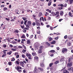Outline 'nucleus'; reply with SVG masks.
<instances>
[{
    "label": "nucleus",
    "instance_id": "47",
    "mask_svg": "<svg viewBox=\"0 0 73 73\" xmlns=\"http://www.w3.org/2000/svg\"><path fill=\"white\" fill-rule=\"evenodd\" d=\"M33 35H32L30 37V38H33Z\"/></svg>",
    "mask_w": 73,
    "mask_h": 73
},
{
    "label": "nucleus",
    "instance_id": "18",
    "mask_svg": "<svg viewBox=\"0 0 73 73\" xmlns=\"http://www.w3.org/2000/svg\"><path fill=\"white\" fill-rule=\"evenodd\" d=\"M12 53V51H10V52H8L7 53V54H11V53Z\"/></svg>",
    "mask_w": 73,
    "mask_h": 73
},
{
    "label": "nucleus",
    "instance_id": "61",
    "mask_svg": "<svg viewBox=\"0 0 73 73\" xmlns=\"http://www.w3.org/2000/svg\"><path fill=\"white\" fill-rule=\"evenodd\" d=\"M16 17H16L14 16V18H13L14 19V20H16Z\"/></svg>",
    "mask_w": 73,
    "mask_h": 73
},
{
    "label": "nucleus",
    "instance_id": "35",
    "mask_svg": "<svg viewBox=\"0 0 73 73\" xmlns=\"http://www.w3.org/2000/svg\"><path fill=\"white\" fill-rule=\"evenodd\" d=\"M22 19H23V20L24 21H25V20H26L27 19V18L25 17H22Z\"/></svg>",
    "mask_w": 73,
    "mask_h": 73
},
{
    "label": "nucleus",
    "instance_id": "51",
    "mask_svg": "<svg viewBox=\"0 0 73 73\" xmlns=\"http://www.w3.org/2000/svg\"><path fill=\"white\" fill-rule=\"evenodd\" d=\"M18 52H16L15 53V56H17V55H18Z\"/></svg>",
    "mask_w": 73,
    "mask_h": 73
},
{
    "label": "nucleus",
    "instance_id": "27",
    "mask_svg": "<svg viewBox=\"0 0 73 73\" xmlns=\"http://www.w3.org/2000/svg\"><path fill=\"white\" fill-rule=\"evenodd\" d=\"M14 32H15V33H19V31L18 30H15L14 31Z\"/></svg>",
    "mask_w": 73,
    "mask_h": 73
},
{
    "label": "nucleus",
    "instance_id": "45",
    "mask_svg": "<svg viewBox=\"0 0 73 73\" xmlns=\"http://www.w3.org/2000/svg\"><path fill=\"white\" fill-rule=\"evenodd\" d=\"M53 63H51L50 65H49V66L50 67H51V66H52V65H53Z\"/></svg>",
    "mask_w": 73,
    "mask_h": 73
},
{
    "label": "nucleus",
    "instance_id": "64",
    "mask_svg": "<svg viewBox=\"0 0 73 73\" xmlns=\"http://www.w3.org/2000/svg\"><path fill=\"white\" fill-rule=\"evenodd\" d=\"M37 34H40V31H39L38 32H37Z\"/></svg>",
    "mask_w": 73,
    "mask_h": 73
},
{
    "label": "nucleus",
    "instance_id": "1",
    "mask_svg": "<svg viewBox=\"0 0 73 73\" xmlns=\"http://www.w3.org/2000/svg\"><path fill=\"white\" fill-rule=\"evenodd\" d=\"M56 15H57L55 17L56 18H57V17H60V13L58 11H57L55 12Z\"/></svg>",
    "mask_w": 73,
    "mask_h": 73
},
{
    "label": "nucleus",
    "instance_id": "54",
    "mask_svg": "<svg viewBox=\"0 0 73 73\" xmlns=\"http://www.w3.org/2000/svg\"><path fill=\"white\" fill-rule=\"evenodd\" d=\"M11 50L13 51H16V49H14L13 48H12Z\"/></svg>",
    "mask_w": 73,
    "mask_h": 73
},
{
    "label": "nucleus",
    "instance_id": "11",
    "mask_svg": "<svg viewBox=\"0 0 73 73\" xmlns=\"http://www.w3.org/2000/svg\"><path fill=\"white\" fill-rule=\"evenodd\" d=\"M68 15L70 16V17H72V14L71 13V12H69L68 13Z\"/></svg>",
    "mask_w": 73,
    "mask_h": 73
},
{
    "label": "nucleus",
    "instance_id": "7",
    "mask_svg": "<svg viewBox=\"0 0 73 73\" xmlns=\"http://www.w3.org/2000/svg\"><path fill=\"white\" fill-rule=\"evenodd\" d=\"M65 59V58L63 57L62 56L61 59L60 60V61H64V60Z\"/></svg>",
    "mask_w": 73,
    "mask_h": 73
},
{
    "label": "nucleus",
    "instance_id": "36",
    "mask_svg": "<svg viewBox=\"0 0 73 73\" xmlns=\"http://www.w3.org/2000/svg\"><path fill=\"white\" fill-rule=\"evenodd\" d=\"M50 52H51L52 53H54V52H55V50H52L50 51Z\"/></svg>",
    "mask_w": 73,
    "mask_h": 73
},
{
    "label": "nucleus",
    "instance_id": "20",
    "mask_svg": "<svg viewBox=\"0 0 73 73\" xmlns=\"http://www.w3.org/2000/svg\"><path fill=\"white\" fill-rule=\"evenodd\" d=\"M32 54L33 56H36V52H33L32 53Z\"/></svg>",
    "mask_w": 73,
    "mask_h": 73
},
{
    "label": "nucleus",
    "instance_id": "30",
    "mask_svg": "<svg viewBox=\"0 0 73 73\" xmlns=\"http://www.w3.org/2000/svg\"><path fill=\"white\" fill-rule=\"evenodd\" d=\"M27 66L28 67V68H30L31 66V65L30 64H28L27 65Z\"/></svg>",
    "mask_w": 73,
    "mask_h": 73
},
{
    "label": "nucleus",
    "instance_id": "48",
    "mask_svg": "<svg viewBox=\"0 0 73 73\" xmlns=\"http://www.w3.org/2000/svg\"><path fill=\"white\" fill-rule=\"evenodd\" d=\"M7 55L5 54H3V55L2 56V57H5V56H6Z\"/></svg>",
    "mask_w": 73,
    "mask_h": 73
},
{
    "label": "nucleus",
    "instance_id": "9",
    "mask_svg": "<svg viewBox=\"0 0 73 73\" xmlns=\"http://www.w3.org/2000/svg\"><path fill=\"white\" fill-rule=\"evenodd\" d=\"M72 69H73V67H70L69 68H68V70L69 71H71V70H72Z\"/></svg>",
    "mask_w": 73,
    "mask_h": 73
},
{
    "label": "nucleus",
    "instance_id": "50",
    "mask_svg": "<svg viewBox=\"0 0 73 73\" xmlns=\"http://www.w3.org/2000/svg\"><path fill=\"white\" fill-rule=\"evenodd\" d=\"M58 39V37H57L56 38H55L54 39L55 40H57Z\"/></svg>",
    "mask_w": 73,
    "mask_h": 73
},
{
    "label": "nucleus",
    "instance_id": "10",
    "mask_svg": "<svg viewBox=\"0 0 73 73\" xmlns=\"http://www.w3.org/2000/svg\"><path fill=\"white\" fill-rule=\"evenodd\" d=\"M63 73H69V72L66 70H63Z\"/></svg>",
    "mask_w": 73,
    "mask_h": 73
},
{
    "label": "nucleus",
    "instance_id": "34",
    "mask_svg": "<svg viewBox=\"0 0 73 73\" xmlns=\"http://www.w3.org/2000/svg\"><path fill=\"white\" fill-rule=\"evenodd\" d=\"M7 7H4L3 8V11H7Z\"/></svg>",
    "mask_w": 73,
    "mask_h": 73
},
{
    "label": "nucleus",
    "instance_id": "43",
    "mask_svg": "<svg viewBox=\"0 0 73 73\" xmlns=\"http://www.w3.org/2000/svg\"><path fill=\"white\" fill-rule=\"evenodd\" d=\"M9 65H12V62H9Z\"/></svg>",
    "mask_w": 73,
    "mask_h": 73
},
{
    "label": "nucleus",
    "instance_id": "63",
    "mask_svg": "<svg viewBox=\"0 0 73 73\" xmlns=\"http://www.w3.org/2000/svg\"><path fill=\"white\" fill-rule=\"evenodd\" d=\"M60 5L62 7H64V5L62 4H60Z\"/></svg>",
    "mask_w": 73,
    "mask_h": 73
},
{
    "label": "nucleus",
    "instance_id": "5",
    "mask_svg": "<svg viewBox=\"0 0 73 73\" xmlns=\"http://www.w3.org/2000/svg\"><path fill=\"white\" fill-rule=\"evenodd\" d=\"M20 64L22 66V67H24V62L22 61H21L20 62Z\"/></svg>",
    "mask_w": 73,
    "mask_h": 73
},
{
    "label": "nucleus",
    "instance_id": "53",
    "mask_svg": "<svg viewBox=\"0 0 73 73\" xmlns=\"http://www.w3.org/2000/svg\"><path fill=\"white\" fill-rule=\"evenodd\" d=\"M28 58H29V59L30 60L32 59V58H31V55L30 56H29Z\"/></svg>",
    "mask_w": 73,
    "mask_h": 73
},
{
    "label": "nucleus",
    "instance_id": "8",
    "mask_svg": "<svg viewBox=\"0 0 73 73\" xmlns=\"http://www.w3.org/2000/svg\"><path fill=\"white\" fill-rule=\"evenodd\" d=\"M27 25H28L29 26H31V21H29L27 22Z\"/></svg>",
    "mask_w": 73,
    "mask_h": 73
},
{
    "label": "nucleus",
    "instance_id": "52",
    "mask_svg": "<svg viewBox=\"0 0 73 73\" xmlns=\"http://www.w3.org/2000/svg\"><path fill=\"white\" fill-rule=\"evenodd\" d=\"M67 35H66L64 36V38L65 39H66L67 38Z\"/></svg>",
    "mask_w": 73,
    "mask_h": 73
},
{
    "label": "nucleus",
    "instance_id": "44",
    "mask_svg": "<svg viewBox=\"0 0 73 73\" xmlns=\"http://www.w3.org/2000/svg\"><path fill=\"white\" fill-rule=\"evenodd\" d=\"M58 62H59L58 61H56V62H55V64H58Z\"/></svg>",
    "mask_w": 73,
    "mask_h": 73
},
{
    "label": "nucleus",
    "instance_id": "29",
    "mask_svg": "<svg viewBox=\"0 0 73 73\" xmlns=\"http://www.w3.org/2000/svg\"><path fill=\"white\" fill-rule=\"evenodd\" d=\"M43 48H44V47L42 46H41L40 47L39 49H40V50H42Z\"/></svg>",
    "mask_w": 73,
    "mask_h": 73
},
{
    "label": "nucleus",
    "instance_id": "55",
    "mask_svg": "<svg viewBox=\"0 0 73 73\" xmlns=\"http://www.w3.org/2000/svg\"><path fill=\"white\" fill-rule=\"evenodd\" d=\"M56 49H57V50H60V48L59 47H56Z\"/></svg>",
    "mask_w": 73,
    "mask_h": 73
},
{
    "label": "nucleus",
    "instance_id": "15",
    "mask_svg": "<svg viewBox=\"0 0 73 73\" xmlns=\"http://www.w3.org/2000/svg\"><path fill=\"white\" fill-rule=\"evenodd\" d=\"M51 43V44H56V41L55 40H54L52 41Z\"/></svg>",
    "mask_w": 73,
    "mask_h": 73
},
{
    "label": "nucleus",
    "instance_id": "22",
    "mask_svg": "<svg viewBox=\"0 0 73 73\" xmlns=\"http://www.w3.org/2000/svg\"><path fill=\"white\" fill-rule=\"evenodd\" d=\"M38 53H42V50L39 49L38 50Z\"/></svg>",
    "mask_w": 73,
    "mask_h": 73
},
{
    "label": "nucleus",
    "instance_id": "3",
    "mask_svg": "<svg viewBox=\"0 0 73 73\" xmlns=\"http://www.w3.org/2000/svg\"><path fill=\"white\" fill-rule=\"evenodd\" d=\"M38 70H37V67H35L34 69V73H36L37 72Z\"/></svg>",
    "mask_w": 73,
    "mask_h": 73
},
{
    "label": "nucleus",
    "instance_id": "60",
    "mask_svg": "<svg viewBox=\"0 0 73 73\" xmlns=\"http://www.w3.org/2000/svg\"><path fill=\"white\" fill-rule=\"evenodd\" d=\"M18 48H23V47L21 46H18Z\"/></svg>",
    "mask_w": 73,
    "mask_h": 73
},
{
    "label": "nucleus",
    "instance_id": "16",
    "mask_svg": "<svg viewBox=\"0 0 73 73\" xmlns=\"http://www.w3.org/2000/svg\"><path fill=\"white\" fill-rule=\"evenodd\" d=\"M63 14H64V12H63V11H61L60 13V16H62L63 15Z\"/></svg>",
    "mask_w": 73,
    "mask_h": 73
},
{
    "label": "nucleus",
    "instance_id": "46",
    "mask_svg": "<svg viewBox=\"0 0 73 73\" xmlns=\"http://www.w3.org/2000/svg\"><path fill=\"white\" fill-rule=\"evenodd\" d=\"M6 40L8 41V42H9L11 41L9 39V38H7V39H6Z\"/></svg>",
    "mask_w": 73,
    "mask_h": 73
},
{
    "label": "nucleus",
    "instance_id": "56",
    "mask_svg": "<svg viewBox=\"0 0 73 73\" xmlns=\"http://www.w3.org/2000/svg\"><path fill=\"white\" fill-rule=\"evenodd\" d=\"M6 20H7V21H9V20H10V19H9V18H6L5 19Z\"/></svg>",
    "mask_w": 73,
    "mask_h": 73
},
{
    "label": "nucleus",
    "instance_id": "37",
    "mask_svg": "<svg viewBox=\"0 0 73 73\" xmlns=\"http://www.w3.org/2000/svg\"><path fill=\"white\" fill-rule=\"evenodd\" d=\"M38 69H39V70H40V71H43L44 70H43V69H41V68H38Z\"/></svg>",
    "mask_w": 73,
    "mask_h": 73
},
{
    "label": "nucleus",
    "instance_id": "58",
    "mask_svg": "<svg viewBox=\"0 0 73 73\" xmlns=\"http://www.w3.org/2000/svg\"><path fill=\"white\" fill-rule=\"evenodd\" d=\"M3 47L4 48H6V47H7V46L5 44H4L3 45Z\"/></svg>",
    "mask_w": 73,
    "mask_h": 73
},
{
    "label": "nucleus",
    "instance_id": "13",
    "mask_svg": "<svg viewBox=\"0 0 73 73\" xmlns=\"http://www.w3.org/2000/svg\"><path fill=\"white\" fill-rule=\"evenodd\" d=\"M26 55L27 57H30L31 56V54L28 53H27L26 54Z\"/></svg>",
    "mask_w": 73,
    "mask_h": 73
},
{
    "label": "nucleus",
    "instance_id": "28",
    "mask_svg": "<svg viewBox=\"0 0 73 73\" xmlns=\"http://www.w3.org/2000/svg\"><path fill=\"white\" fill-rule=\"evenodd\" d=\"M42 15V13H40L39 14L38 16L39 17H41V16Z\"/></svg>",
    "mask_w": 73,
    "mask_h": 73
},
{
    "label": "nucleus",
    "instance_id": "23",
    "mask_svg": "<svg viewBox=\"0 0 73 73\" xmlns=\"http://www.w3.org/2000/svg\"><path fill=\"white\" fill-rule=\"evenodd\" d=\"M58 9H59V10H61V9H63V8L62 7H58Z\"/></svg>",
    "mask_w": 73,
    "mask_h": 73
},
{
    "label": "nucleus",
    "instance_id": "24",
    "mask_svg": "<svg viewBox=\"0 0 73 73\" xmlns=\"http://www.w3.org/2000/svg\"><path fill=\"white\" fill-rule=\"evenodd\" d=\"M48 39L49 41H52V40H53V38L51 37H50Z\"/></svg>",
    "mask_w": 73,
    "mask_h": 73
},
{
    "label": "nucleus",
    "instance_id": "4",
    "mask_svg": "<svg viewBox=\"0 0 73 73\" xmlns=\"http://www.w3.org/2000/svg\"><path fill=\"white\" fill-rule=\"evenodd\" d=\"M17 70L19 72H21V70H20V66H17Z\"/></svg>",
    "mask_w": 73,
    "mask_h": 73
},
{
    "label": "nucleus",
    "instance_id": "41",
    "mask_svg": "<svg viewBox=\"0 0 73 73\" xmlns=\"http://www.w3.org/2000/svg\"><path fill=\"white\" fill-rule=\"evenodd\" d=\"M38 57L37 56H35L34 57L35 59L38 60Z\"/></svg>",
    "mask_w": 73,
    "mask_h": 73
},
{
    "label": "nucleus",
    "instance_id": "38",
    "mask_svg": "<svg viewBox=\"0 0 73 73\" xmlns=\"http://www.w3.org/2000/svg\"><path fill=\"white\" fill-rule=\"evenodd\" d=\"M51 4H52V2H50V3H48V6H50V5H51Z\"/></svg>",
    "mask_w": 73,
    "mask_h": 73
},
{
    "label": "nucleus",
    "instance_id": "57",
    "mask_svg": "<svg viewBox=\"0 0 73 73\" xmlns=\"http://www.w3.org/2000/svg\"><path fill=\"white\" fill-rule=\"evenodd\" d=\"M46 44H47L48 45V46H50V43H49L48 42H46Z\"/></svg>",
    "mask_w": 73,
    "mask_h": 73
},
{
    "label": "nucleus",
    "instance_id": "6",
    "mask_svg": "<svg viewBox=\"0 0 73 73\" xmlns=\"http://www.w3.org/2000/svg\"><path fill=\"white\" fill-rule=\"evenodd\" d=\"M72 65V63H68L67 64V66L68 67H70Z\"/></svg>",
    "mask_w": 73,
    "mask_h": 73
},
{
    "label": "nucleus",
    "instance_id": "25",
    "mask_svg": "<svg viewBox=\"0 0 73 73\" xmlns=\"http://www.w3.org/2000/svg\"><path fill=\"white\" fill-rule=\"evenodd\" d=\"M16 63L17 65H19V64H20V62H19V61L18 60H17L16 61Z\"/></svg>",
    "mask_w": 73,
    "mask_h": 73
},
{
    "label": "nucleus",
    "instance_id": "21",
    "mask_svg": "<svg viewBox=\"0 0 73 73\" xmlns=\"http://www.w3.org/2000/svg\"><path fill=\"white\" fill-rule=\"evenodd\" d=\"M68 46H71V45H72L71 44V43L70 42H68L67 43Z\"/></svg>",
    "mask_w": 73,
    "mask_h": 73
},
{
    "label": "nucleus",
    "instance_id": "14",
    "mask_svg": "<svg viewBox=\"0 0 73 73\" xmlns=\"http://www.w3.org/2000/svg\"><path fill=\"white\" fill-rule=\"evenodd\" d=\"M40 66L42 67H44V63L42 62L40 64Z\"/></svg>",
    "mask_w": 73,
    "mask_h": 73
},
{
    "label": "nucleus",
    "instance_id": "2",
    "mask_svg": "<svg viewBox=\"0 0 73 73\" xmlns=\"http://www.w3.org/2000/svg\"><path fill=\"white\" fill-rule=\"evenodd\" d=\"M68 51V49L66 48H63L62 50V53H64L65 52H67Z\"/></svg>",
    "mask_w": 73,
    "mask_h": 73
},
{
    "label": "nucleus",
    "instance_id": "17",
    "mask_svg": "<svg viewBox=\"0 0 73 73\" xmlns=\"http://www.w3.org/2000/svg\"><path fill=\"white\" fill-rule=\"evenodd\" d=\"M51 14H52L53 15V16H55L56 15V13H55L54 12H52L51 13Z\"/></svg>",
    "mask_w": 73,
    "mask_h": 73
},
{
    "label": "nucleus",
    "instance_id": "32",
    "mask_svg": "<svg viewBox=\"0 0 73 73\" xmlns=\"http://www.w3.org/2000/svg\"><path fill=\"white\" fill-rule=\"evenodd\" d=\"M36 25H37V26H40V23H38V22H36Z\"/></svg>",
    "mask_w": 73,
    "mask_h": 73
},
{
    "label": "nucleus",
    "instance_id": "39",
    "mask_svg": "<svg viewBox=\"0 0 73 73\" xmlns=\"http://www.w3.org/2000/svg\"><path fill=\"white\" fill-rule=\"evenodd\" d=\"M22 57L23 58H25V56L24 54H22Z\"/></svg>",
    "mask_w": 73,
    "mask_h": 73
},
{
    "label": "nucleus",
    "instance_id": "33",
    "mask_svg": "<svg viewBox=\"0 0 73 73\" xmlns=\"http://www.w3.org/2000/svg\"><path fill=\"white\" fill-rule=\"evenodd\" d=\"M46 14H45V16H47V15H49V13L48 12L45 13Z\"/></svg>",
    "mask_w": 73,
    "mask_h": 73
},
{
    "label": "nucleus",
    "instance_id": "40",
    "mask_svg": "<svg viewBox=\"0 0 73 73\" xmlns=\"http://www.w3.org/2000/svg\"><path fill=\"white\" fill-rule=\"evenodd\" d=\"M27 21H28V20H26L25 21V22H24L25 25H26V23H27Z\"/></svg>",
    "mask_w": 73,
    "mask_h": 73
},
{
    "label": "nucleus",
    "instance_id": "26",
    "mask_svg": "<svg viewBox=\"0 0 73 73\" xmlns=\"http://www.w3.org/2000/svg\"><path fill=\"white\" fill-rule=\"evenodd\" d=\"M69 1L70 4H72L73 2V0H69Z\"/></svg>",
    "mask_w": 73,
    "mask_h": 73
},
{
    "label": "nucleus",
    "instance_id": "49",
    "mask_svg": "<svg viewBox=\"0 0 73 73\" xmlns=\"http://www.w3.org/2000/svg\"><path fill=\"white\" fill-rule=\"evenodd\" d=\"M67 6V4H66V3H65L64 4L63 7H66Z\"/></svg>",
    "mask_w": 73,
    "mask_h": 73
},
{
    "label": "nucleus",
    "instance_id": "31",
    "mask_svg": "<svg viewBox=\"0 0 73 73\" xmlns=\"http://www.w3.org/2000/svg\"><path fill=\"white\" fill-rule=\"evenodd\" d=\"M27 52V50H24V49H23V50L22 52L23 53H25V52Z\"/></svg>",
    "mask_w": 73,
    "mask_h": 73
},
{
    "label": "nucleus",
    "instance_id": "19",
    "mask_svg": "<svg viewBox=\"0 0 73 73\" xmlns=\"http://www.w3.org/2000/svg\"><path fill=\"white\" fill-rule=\"evenodd\" d=\"M21 38H25V35L23 34V35L21 37Z\"/></svg>",
    "mask_w": 73,
    "mask_h": 73
},
{
    "label": "nucleus",
    "instance_id": "62",
    "mask_svg": "<svg viewBox=\"0 0 73 73\" xmlns=\"http://www.w3.org/2000/svg\"><path fill=\"white\" fill-rule=\"evenodd\" d=\"M50 30H53V28H52V26H50Z\"/></svg>",
    "mask_w": 73,
    "mask_h": 73
},
{
    "label": "nucleus",
    "instance_id": "42",
    "mask_svg": "<svg viewBox=\"0 0 73 73\" xmlns=\"http://www.w3.org/2000/svg\"><path fill=\"white\" fill-rule=\"evenodd\" d=\"M15 58H12V60H11L12 61H15Z\"/></svg>",
    "mask_w": 73,
    "mask_h": 73
},
{
    "label": "nucleus",
    "instance_id": "12",
    "mask_svg": "<svg viewBox=\"0 0 73 73\" xmlns=\"http://www.w3.org/2000/svg\"><path fill=\"white\" fill-rule=\"evenodd\" d=\"M31 43V41L29 40H27V44H29Z\"/></svg>",
    "mask_w": 73,
    "mask_h": 73
},
{
    "label": "nucleus",
    "instance_id": "59",
    "mask_svg": "<svg viewBox=\"0 0 73 73\" xmlns=\"http://www.w3.org/2000/svg\"><path fill=\"white\" fill-rule=\"evenodd\" d=\"M11 21H15V20L14 19H12L11 20Z\"/></svg>",
    "mask_w": 73,
    "mask_h": 73
}]
</instances>
